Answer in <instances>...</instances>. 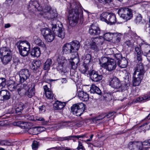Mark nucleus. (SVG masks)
Here are the masks:
<instances>
[{
  "instance_id": "1",
  "label": "nucleus",
  "mask_w": 150,
  "mask_h": 150,
  "mask_svg": "<svg viewBox=\"0 0 150 150\" xmlns=\"http://www.w3.org/2000/svg\"><path fill=\"white\" fill-rule=\"evenodd\" d=\"M52 25L53 33L50 29L47 28L40 29L41 34L46 41L51 42L54 39L55 35L62 38H64L65 35L64 28L62 26L59 27L56 24H52Z\"/></svg>"
},
{
  "instance_id": "2",
  "label": "nucleus",
  "mask_w": 150,
  "mask_h": 150,
  "mask_svg": "<svg viewBox=\"0 0 150 150\" xmlns=\"http://www.w3.org/2000/svg\"><path fill=\"white\" fill-rule=\"evenodd\" d=\"M71 6L73 8L72 10L69 11L68 19L70 25L73 26L78 23L80 14V19L82 18L83 11L80 6L76 4H73Z\"/></svg>"
},
{
  "instance_id": "3",
  "label": "nucleus",
  "mask_w": 150,
  "mask_h": 150,
  "mask_svg": "<svg viewBox=\"0 0 150 150\" xmlns=\"http://www.w3.org/2000/svg\"><path fill=\"white\" fill-rule=\"evenodd\" d=\"M144 73V67L142 64L137 65L133 74V86H137L139 85L143 78Z\"/></svg>"
},
{
  "instance_id": "4",
  "label": "nucleus",
  "mask_w": 150,
  "mask_h": 150,
  "mask_svg": "<svg viewBox=\"0 0 150 150\" xmlns=\"http://www.w3.org/2000/svg\"><path fill=\"white\" fill-rule=\"evenodd\" d=\"M99 63L102 67H104L109 71L115 70L117 67L115 60L112 59L108 60L106 57H102L101 59H99Z\"/></svg>"
},
{
  "instance_id": "5",
  "label": "nucleus",
  "mask_w": 150,
  "mask_h": 150,
  "mask_svg": "<svg viewBox=\"0 0 150 150\" xmlns=\"http://www.w3.org/2000/svg\"><path fill=\"white\" fill-rule=\"evenodd\" d=\"M1 59L2 64L4 65L8 64L12 59V52L7 47H4L0 49Z\"/></svg>"
},
{
  "instance_id": "6",
  "label": "nucleus",
  "mask_w": 150,
  "mask_h": 150,
  "mask_svg": "<svg viewBox=\"0 0 150 150\" xmlns=\"http://www.w3.org/2000/svg\"><path fill=\"white\" fill-rule=\"evenodd\" d=\"M19 53L21 55L25 57L28 55L30 48V44L26 41H19L16 43Z\"/></svg>"
},
{
  "instance_id": "7",
  "label": "nucleus",
  "mask_w": 150,
  "mask_h": 150,
  "mask_svg": "<svg viewBox=\"0 0 150 150\" xmlns=\"http://www.w3.org/2000/svg\"><path fill=\"white\" fill-rule=\"evenodd\" d=\"M118 13L121 18L125 21L130 20L133 16L132 10L126 8L122 7L119 9Z\"/></svg>"
},
{
  "instance_id": "8",
  "label": "nucleus",
  "mask_w": 150,
  "mask_h": 150,
  "mask_svg": "<svg viewBox=\"0 0 150 150\" xmlns=\"http://www.w3.org/2000/svg\"><path fill=\"white\" fill-rule=\"evenodd\" d=\"M100 18L101 21H105L110 25L115 23L116 22V16L113 13H103L101 15Z\"/></svg>"
},
{
  "instance_id": "9",
  "label": "nucleus",
  "mask_w": 150,
  "mask_h": 150,
  "mask_svg": "<svg viewBox=\"0 0 150 150\" xmlns=\"http://www.w3.org/2000/svg\"><path fill=\"white\" fill-rule=\"evenodd\" d=\"M71 110L73 114L80 116L84 111V104L80 103L74 104L71 106Z\"/></svg>"
},
{
  "instance_id": "10",
  "label": "nucleus",
  "mask_w": 150,
  "mask_h": 150,
  "mask_svg": "<svg viewBox=\"0 0 150 150\" xmlns=\"http://www.w3.org/2000/svg\"><path fill=\"white\" fill-rule=\"evenodd\" d=\"M102 44V40L98 38H92L90 40V45L91 48L96 52L98 51L99 47Z\"/></svg>"
},
{
  "instance_id": "11",
  "label": "nucleus",
  "mask_w": 150,
  "mask_h": 150,
  "mask_svg": "<svg viewBox=\"0 0 150 150\" xmlns=\"http://www.w3.org/2000/svg\"><path fill=\"white\" fill-rule=\"evenodd\" d=\"M19 82L22 83L28 79L30 75V72L27 69H23L19 72Z\"/></svg>"
},
{
  "instance_id": "12",
  "label": "nucleus",
  "mask_w": 150,
  "mask_h": 150,
  "mask_svg": "<svg viewBox=\"0 0 150 150\" xmlns=\"http://www.w3.org/2000/svg\"><path fill=\"white\" fill-rule=\"evenodd\" d=\"M88 74L91 80L94 82H98L102 79L103 76L99 74L98 71L93 70L88 71Z\"/></svg>"
},
{
  "instance_id": "13",
  "label": "nucleus",
  "mask_w": 150,
  "mask_h": 150,
  "mask_svg": "<svg viewBox=\"0 0 150 150\" xmlns=\"http://www.w3.org/2000/svg\"><path fill=\"white\" fill-rule=\"evenodd\" d=\"M11 94L8 90L5 89L0 90V100L6 101L11 98Z\"/></svg>"
},
{
  "instance_id": "14",
  "label": "nucleus",
  "mask_w": 150,
  "mask_h": 150,
  "mask_svg": "<svg viewBox=\"0 0 150 150\" xmlns=\"http://www.w3.org/2000/svg\"><path fill=\"white\" fill-rule=\"evenodd\" d=\"M28 88V87L26 84L25 83H21L18 85L17 91L19 95L21 96H23L25 95Z\"/></svg>"
},
{
  "instance_id": "15",
  "label": "nucleus",
  "mask_w": 150,
  "mask_h": 150,
  "mask_svg": "<svg viewBox=\"0 0 150 150\" xmlns=\"http://www.w3.org/2000/svg\"><path fill=\"white\" fill-rule=\"evenodd\" d=\"M110 84L112 87L114 88H118L122 86L121 81L116 77H114L111 80Z\"/></svg>"
},
{
  "instance_id": "16",
  "label": "nucleus",
  "mask_w": 150,
  "mask_h": 150,
  "mask_svg": "<svg viewBox=\"0 0 150 150\" xmlns=\"http://www.w3.org/2000/svg\"><path fill=\"white\" fill-rule=\"evenodd\" d=\"M100 30L99 27L93 24H92L89 30V33L92 35H96L100 33Z\"/></svg>"
},
{
  "instance_id": "17",
  "label": "nucleus",
  "mask_w": 150,
  "mask_h": 150,
  "mask_svg": "<svg viewBox=\"0 0 150 150\" xmlns=\"http://www.w3.org/2000/svg\"><path fill=\"white\" fill-rule=\"evenodd\" d=\"M48 85H45L43 86L46 97L50 99H55V97L54 96L53 94L51 91V89L48 88Z\"/></svg>"
},
{
  "instance_id": "18",
  "label": "nucleus",
  "mask_w": 150,
  "mask_h": 150,
  "mask_svg": "<svg viewBox=\"0 0 150 150\" xmlns=\"http://www.w3.org/2000/svg\"><path fill=\"white\" fill-rule=\"evenodd\" d=\"M65 103L64 102L56 100L53 104V108L54 110H60L65 106Z\"/></svg>"
},
{
  "instance_id": "19",
  "label": "nucleus",
  "mask_w": 150,
  "mask_h": 150,
  "mask_svg": "<svg viewBox=\"0 0 150 150\" xmlns=\"http://www.w3.org/2000/svg\"><path fill=\"white\" fill-rule=\"evenodd\" d=\"M66 60L64 57L62 58L61 59H59L58 63L57 66V69L59 72H64L63 65L66 62Z\"/></svg>"
},
{
  "instance_id": "20",
  "label": "nucleus",
  "mask_w": 150,
  "mask_h": 150,
  "mask_svg": "<svg viewBox=\"0 0 150 150\" xmlns=\"http://www.w3.org/2000/svg\"><path fill=\"white\" fill-rule=\"evenodd\" d=\"M69 43L72 48L73 52H75L77 54L76 52L78 50L80 47L79 42L77 40H74Z\"/></svg>"
},
{
  "instance_id": "21",
  "label": "nucleus",
  "mask_w": 150,
  "mask_h": 150,
  "mask_svg": "<svg viewBox=\"0 0 150 150\" xmlns=\"http://www.w3.org/2000/svg\"><path fill=\"white\" fill-rule=\"evenodd\" d=\"M35 84L34 83H32L31 84L30 87H28L26 93L25 94L29 98H31L35 94Z\"/></svg>"
},
{
  "instance_id": "22",
  "label": "nucleus",
  "mask_w": 150,
  "mask_h": 150,
  "mask_svg": "<svg viewBox=\"0 0 150 150\" xmlns=\"http://www.w3.org/2000/svg\"><path fill=\"white\" fill-rule=\"evenodd\" d=\"M78 96L79 98L83 101H87L89 98L88 94L86 92L81 91L78 92Z\"/></svg>"
},
{
  "instance_id": "23",
  "label": "nucleus",
  "mask_w": 150,
  "mask_h": 150,
  "mask_svg": "<svg viewBox=\"0 0 150 150\" xmlns=\"http://www.w3.org/2000/svg\"><path fill=\"white\" fill-rule=\"evenodd\" d=\"M62 51L64 54H66L73 52L69 43H66L62 47Z\"/></svg>"
},
{
  "instance_id": "24",
  "label": "nucleus",
  "mask_w": 150,
  "mask_h": 150,
  "mask_svg": "<svg viewBox=\"0 0 150 150\" xmlns=\"http://www.w3.org/2000/svg\"><path fill=\"white\" fill-rule=\"evenodd\" d=\"M150 100V92L143 97H140L136 98L134 102H144Z\"/></svg>"
},
{
  "instance_id": "25",
  "label": "nucleus",
  "mask_w": 150,
  "mask_h": 150,
  "mask_svg": "<svg viewBox=\"0 0 150 150\" xmlns=\"http://www.w3.org/2000/svg\"><path fill=\"white\" fill-rule=\"evenodd\" d=\"M30 54L31 56L34 57H39L41 54L40 48L38 47H34L31 51Z\"/></svg>"
},
{
  "instance_id": "26",
  "label": "nucleus",
  "mask_w": 150,
  "mask_h": 150,
  "mask_svg": "<svg viewBox=\"0 0 150 150\" xmlns=\"http://www.w3.org/2000/svg\"><path fill=\"white\" fill-rule=\"evenodd\" d=\"M90 91L91 93H96L100 95H101L102 93L101 90L99 88L94 84L92 85L91 87Z\"/></svg>"
},
{
  "instance_id": "27",
  "label": "nucleus",
  "mask_w": 150,
  "mask_h": 150,
  "mask_svg": "<svg viewBox=\"0 0 150 150\" xmlns=\"http://www.w3.org/2000/svg\"><path fill=\"white\" fill-rule=\"evenodd\" d=\"M119 66L122 68H126L128 64V61L125 58L121 59L118 61Z\"/></svg>"
},
{
  "instance_id": "28",
  "label": "nucleus",
  "mask_w": 150,
  "mask_h": 150,
  "mask_svg": "<svg viewBox=\"0 0 150 150\" xmlns=\"http://www.w3.org/2000/svg\"><path fill=\"white\" fill-rule=\"evenodd\" d=\"M34 42L36 45L43 48L45 47V45L42 40L38 37H35L34 38Z\"/></svg>"
},
{
  "instance_id": "29",
  "label": "nucleus",
  "mask_w": 150,
  "mask_h": 150,
  "mask_svg": "<svg viewBox=\"0 0 150 150\" xmlns=\"http://www.w3.org/2000/svg\"><path fill=\"white\" fill-rule=\"evenodd\" d=\"M41 64V62L40 60H38L33 61L31 69L32 70H36L39 68Z\"/></svg>"
},
{
  "instance_id": "30",
  "label": "nucleus",
  "mask_w": 150,
  "mask_h": 150,
  "mask_svg": "<svg viewBox=\"0 0 150 150\" xmlns=\"http://www.w3.org/2000/svg\"><path fill=\"white\" fill-rule=\"evenodd\" d=\"M52 60L50 59H48L44 63L43 69L44 70H49L50 66L52 64Z\"/></svg>"
},
{
  "instance_id": "31",
  "label": "nucleus",
  "mask_w": 150,
  "mask_h": 150,
  "mask_svg": "<svg viewBox=\"0 0 150 150\" xmlns=\"http://www.w3.org/2000/svg\"><path fill=\"white\" fill-rule=\"evenodd\" d=\"M88 69V65L84 63L80 66L79 69V71L83 74H85Z\"/></svg>"
},
{
  "instance_id": "32",
  "label": "nucleus",
  "mask_w": 150,
  "mask_h": 150,
  "mask_svg": "<svg viewBox=\"0 0 150 150\" xmlns=\"http://www.w3.org/2000/svg\"><path fill=\"white\" fill-rule=\"evenodd\" d=\"M121 40V35L116 33H113L112 41L115 43L119 42Z\"/></svg>"
},
{
  "instance_id": "33",
  "label": "nucleus",
  "mask_w": 150,
  "mask_h": 150,
  "mask_svg": "<svg viewBox=\"0 0 150 150\" xmlns=\"http://www.w3.org/2000/svg\"><path fill=\"white\" fill-rule=\"evenodd\" d=\"M113 33H105L103 36V38L105 40L108 41H112L113 37Z\"/></svg>"
},
{
  "instance_id": "34",
  "label": "nucleus",
  "mask_w": 150,
  "mask_h": 150,
  "mask_svg": "<svg viewBox=\"0 0 150 150\" xmlns=\"http://www.w3.org/2000/svg\"><path fill=\"white\" fill-rule=\"evenodd\" d=\"M138 47H137L135 48L136 52L137 53V59L138 61H140L142 59V53L141 50Z\"/></svg>"
},
{
  "instance_id": "35",
  "label": "nucleus",
  "mask_w": 150,
  "mask_h": 150,
  "mask_svg": "<svg viewBox=\"0 0 150 150\" xmlns=\"http://www.w3.org/2000/svg\"><path fill=\"white\" fill-rule=\"evenodd\" d=\"M24 108V106L23 103H19L15 108L16 113L21 112Z\"/></svg>"
},
{
  "instance_id": "36",
  "label": "nucleus",
  "mask_w": 150,
  "mask_h": 150,
  "mask_svg": "<svg viewBox=\"0 0 150 150\" xmlns=\"http://www.w3.org/2000/svg\"><path fill=\"white\" fill-rule=\"evenodd\" d=\"M133 43L134 40L132 36L131 37L130 40H127L125 42V44L128 47H132Z\"/></svg>"
},
{
  "instance_id": "37",
  "label": "nucleus",
  "mask_w": 150,
  "mask_h": 150,
  "mask_svg": "<svg viewBox=\"0 0 150 150\" xmlns=\"http://www.w3.org/2000/svg\"><path fill=\"white\" fill-rule=\"evenodd\" d=\"M136 142H130L128 144V147L130 150H138L137 148Z\"/></svg>"
},
{
  "instance_id": "38",
  "label": "nucleus",
  "mask_w": 150,
  "mask_h": 150,
  "mask_svg": "<svg viewBox=\"0 0 150 150\" xmlns=\"http://www.w3.org/2000/svg\"><path fill=\"white\" fill-rule=\"evenodd\" d=\"M6 80L4 78H0V90H3L6 86Z\"/></svg>"
},
{
  "instance_id": "39",
  "label": "nucleus",
  "mask_w": 150,
  "mask_h": 150,
  "mask_svg": "<svg viewBox=\"0 0 150 150\" xmlns=\"http://www.w3.org/2000/svg\"><path fill=\"white\" fill-rule=\"evenodd\" d=\"M91 60V55L89 54L86 55L84 59V63L88 64L90 62Z\"/></svg>"
},
{
  "instance_id": "40",
  "label": "nucleus",
  "mask_w": 150,
  "mask_h": 150,
  "mask_svg": "<svg viewBox=\"0 0 150 150\" xmlns=\"http://www.w3.org/2000/svg\"><path fill=\"white\" fill-rule=\"evenodd\" d=\"M72 138V136H69L64 137H59L58 139L59 141H69Z\"/></svg>"
},
{
  "instance_id": "41",
  "label": "nucleus",
  "mask_w": 150,
  "mask_h": 150,
  "mask_svg": "<svg viewBox=\"0 0 150 150\" xmlns=\"http://www.w3.org/2000/svg\"><path fill=\"white\" fill-rule=\"evenodd\" d=\"M136 144L137 148H138V150H141L142 149L143 146L144 145L143 144V142H136Z\"/></svg>"
},
{
  "instance_id": "42",
  "label": "nucleus",
  "mask_w": 150,
  "mask_h": 150,
  "mask_svg": "<svg viewBox=\"0 0 150 150\" xmlns=\"http://www.w3.org/2000/svg\"><path fill=\"white\" fill-rule=\"evenodd\" d=\"M15 86V84L14 82H13V83H11L8 85V88L10 91H13L16 88Z\"/></svg>"
},
{
  "instance_id": "43",
  "label": "nucleus",
  "mask_w": 150,
  "mask_h": 150,
  "mask_svg": "<svg viewBox=\"0 0 150 150\" xmlns=\"http://www.w3.org/2000/svg\"><path fill=\"white\" fill-rule=\"evenodd\" d=\"M148 44L145 41H143L139 45L141 49L144 48H147L148 46Z\"/></svg>"
},
{
  "instance_id": "44",
  "label": "nucleus",
  "mask_w": 150,
  "mask_h": 150,
  "mask_svg": "<svg viewBox=\"0 0 150 150\" xmlns=\"http://www.w3.org/2000/svg\"><path fill=\"white\" fill-rule=\"evenodd\" d=\"M38 144L37 142L34 141L32 144V149L34 150H36L38 147Z\"/></svg>"
},
{
  "instance_id": "45",
  "label": "nucleus",
  "mask_w": 150,
  "mask_h": 150,
  "mask_svg": "<svg viewBox=\"0 0 150 150\" xmlns=\"http://www.w3.org/2000/svg\"><path fill=\"white\" fill-rule=\"evenodd\" d=\"M11 143L7 140H2L0 142V145L2 146H9Z\"/></svg>"
},
{
  "instance_id": "46",
  "label": "nucleus",
  "mask_w": 150,
  "mask_h": 150,
  "mask_svg": "<svg viewBox=\"0 0 150 150\" xmlns=\"http://www.w3.org/2000/svg\"><path fill=\"white\" fill-rule=\"evenodd\" d=\"M146 125L145 127V129L148 130L150 128V122H148L141 125L140 127H141Z\"/></svg>"
},
{
  "instance_id": "47",
  "label": "nucleus",
  "mask_w": 150,
  "mask_h": 150,
  "mask_svg": "<svg viewBox=\"0 0 150 150\" xmlns=\"http://www.w3.org/2000/svg\"><path fill=\"white\" fill-rule=\"evenodd\" d=\"M86 134H84L81 135L72 136V138H76L78 139L81 140V138H83L86 137Z\"/></svg>"
},
{
  "instance_id": "48",
  "label": "nucleus",
  "mask_w": 150,
  "mask_h": 150,
  "mask_svg": "<svg viewBox=\"0 0 150 150\" xmlns=\"http://www.w3.org/2000/svg\"><path fill=\"white\" fill-rule=\"evenodd\" d=\"M142 20V17L141 15H138L136 17L135 21L136 23H138Z\"/></svg>"
},
{
  "instance_id": "49",
  "label": "nucleus",
  "mask_w": 150,
  "mask_h": 150,
  "mask_svg": "<svg viewBox=\"0 0 150 150\" xmlns=\"http://www.w3.org/2000/svg\"><path fill=\"white\" fill-rule=\"evenodd\" d=\"M100 3L104 4H108L112 1L113 0H98Z\"/></svg>"
},
{
  "instance_id": "50",
  "label": "nucleus",
  "mask_w": 150,
  "mask_h": 150,
  "mask_svg": "<svg viewBox=\"0 0 150 150\" xmlns=\"http://www.w3.org/2000/svg\"><path fill=\"white\" fill-rule=\"evenodd\" d=\"M78 146L77 148V149L78 150H84V148L82 144L80 141L78 142Z\"/></svg>"
},
{
  "instance_id": "51",
  "label": "nucleus",
  "mask_w": 150,
  "mask_h": 150,
  "mask_svg": "<svg viewBox=\"0 0 150 150\" xmlns=\"http://www.w3.org/2000/svg\"><path fill=\"white\" fill-rule=\"evenodd\" d=\"M72 62L76 64L77 65L79 63V58L78 57H76L72 59Z\"/></svg>"
},
{
  "instance_id": "52",
  "label": "nucleus",
  "mask_w": 150,
  "mask_h": 150,
  "mask_svg": "<svg viewBox=\"0 0 150 150\" xmlns=\"http://www.w3.org/2000/svg\"><path fill=\"white\" fill-rule=\"evenodd\" d=\"M27 123L24 122L23 121L18 122L16 123V125H18L21 127H25V125H26Z\"/></svg>"
},
{
  "instance_id": "53",
  "label": "nucleus",
  "mask_w": 150,
  "mask_h": 150,
  "mask_svg": "<svg viewBox=\"0 0 150 150\" xmlns=\"http://www.w3.org/2000/svg\"><path fill=\"white\" fill-rule=\"evenodd\" d=\"M39 109L40 113H42L45 111V105H42L40 106L39 108Z\"/></svg>"
},
{
  "instance_id": "54",
  "label": "nucleus",
  "mask_w": 150,
  "mask_h": 150,
  "mask_svg": "<svg viewBox=\"0 0 150 150\" xmlns=\"http://www.w3.org/2000/svg\"><path fill=\"white\" fill-rule=\"evenodd\" d=\"M69 123V122H63L60 125L61 126L60 127V128H63L64 127L67 126L68 125V124Z\"/></svg>"
},
{
  "instance_id": "55",
  "label": "nucleus",
  "mask_w": 150,
  "mask_h": 150,
  "mask_svg": "<svg viewBox=\"0 0 150 150\" xmlns=\"http://www.w3.org/2000/svg\"><path fill=\"white\" fill-rule=\"evenodd\" d=\"M70 62L72 69H76L77 68V65L73 62L72 61H70Z\"/></svg>"
},
{
  "instance_id": "56",
  "label": "nucleus",
  "mask_w": 150,
  "mask_h": 150,
  "mask_svg": "<svg viewBox=\"0 0 150 150\" xmlns=\"http://www.w3.org/2000/svg\"><path fill=\"white\" fill-rule=\"evenodd\" d=\"M143 144L144 145L150 146V139L143 142Z\"/></svg>"
},
{
  "instance_id": "57",
  "label": "nucleus",
  "mask_w": 150,
  "mask_h": 150,
  "mask_svg": "<svg viewBox=\"0 0 150 150\" xmlns=\"http://www.w3.org/2000/svg\"><path fill=\"white\" fill-rule=\"evenodd\" d=\"M114 55L115 58L117 60H119L121 58L122 56L120 54H116Z\"/></svg>"
},
{
  "instance_id": "58",
  "label": "nucleus",
  "mask_w": 150,
  "mask_h": 150,
  "mask_svg": "<svg viewBox=\"0 0 150 150\" xmlns=\"http://www.w3.org/2000/svg\"><path fill=\"white\" fill-rule=\"evenodd\" d=\"M105 117V115L104 116L103 115H100L96 118V120H101L104 118Z\"/></svg>"
},
{
  "instance_id": "59",
  "label": "nucleus",
  "mask_w": 150,
  "mask_h": 150,
  "mask_svg": "<svg viewBox=\"0 0 150 150\" xmlns=\"http://www.w3.org/2000/svg\"><path fill=\"white\" fill-rule=\"evenodd\" d=\"M112 93L111 92L108 93H106V96L105 95V96H106L107 98H108L110 99H112Z\"/></svg>"
},
{
  "instance_id": "60",
  "label": "nucleus",
  "mask_w": 150,
  "mask_h": 150,
  "mask_svg": "<svg viewBox=\"0 0 150 150\" xmlns=\"http://www.w3.org/2000/svg\"><path fill=\"white\" fill-rule=\"evenodd\" d=\"M60 149L61 150H74V149H71L67 147H63L61 146L59 147Z\"/></svg>"
},
{
  "instance_id": "61",
  "label": "nucleus",
  "mask_w": 150,
  "mask_h": 150,
  "mask_svg": "<svg viewBox=\"0 0 150 150\" xmlns=\"http://www.w3.org/2000/svg\"><path fill=\"white\" fill-rule=\"evenodd\" d=\"M146 57L147 60L149 62H150V59L149 58V57H150V50H149L146 54Z\"/></svg>"
},
{
  "instance_id": "62",
  "label": "nucleus",
  "mask_w": 150,
  "mask_h": 150,
  "mask_svg": "<svg viewBox=\"0 0 150 150\" xmlns=\"http://www.w3.org/2000/svg\"><path fill=\"white\" fill-rule=\"evenodd\" d=\"M115 113V112H110L107 115H106V116L107 118H109L111 116H113Z\"/></svg>"
},
{
  "instance_id": "63",
  "label": "nucleus",
  "mask_w": 150,
  "mask_h": 150,
  "mask_svg": "<svg viewBox=\"0 0 150 150\" xmlns=\"http://www.w3.org/2000/svg\"><path fill=\"white\" fill-rule=\"evenodd\" d=\"M35 120L38 121H44V118L41 117H36Z\"/></svg>"
},
{
  "instance_id": "64",
  "label": "nucleus",
  "mask_w": 150,
  "mask_h": 150,
  "mask_svg": "<svg viewBox=\"0 0 150 150\" xmlns=\"http://www.w3.org/2000/svg\"><path fill=\"white\" fill-rule=\"evenodd\" d=\"M59 80L62 83H65L67 81V80L65 78H61L59 79Z\"/></svg>"
}]
</instances>
